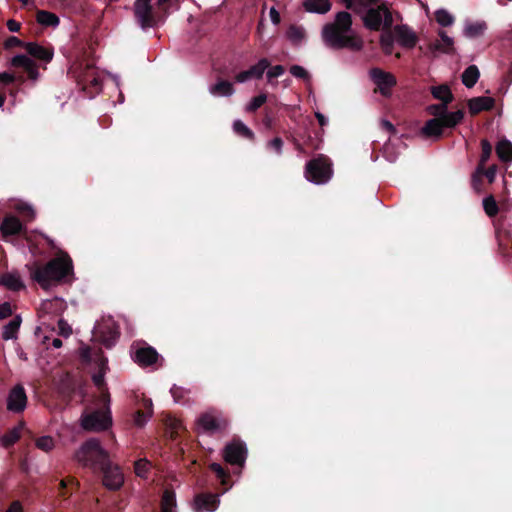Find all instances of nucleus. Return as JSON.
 I'll use <instances>...</instances> for the list:
<instances>
[{
	"mask_svg": "<svg viewBox=\"0 0 512 512\" xmlns=\"http://www.w3.org/2000/svg\"><path fill=\"white\" fill-rule=\"evenodd\" d=\"M495 106V100L492 97H474L468 100V108L471 115H477L482 111H490Z\"/></svg>",
	"mask_w": 512,
	"mask_h": 512,
	"instance_id": "6ab92c4d",
	"label": "nucleus"
},
{
	"mask_svg": "<svg viewBox=\"0 0 512 512\" xmlns=\"http://www.w3.org/2000/svg\"><path fill=\"white\" fill-rule=\"evenodd\" d=\"M73 459L80 466L89 468L97 473L104 466L107 467L111 460L109 452L101 446L96 438H90L82 443V445L74 452Z\"/></svg>",
	"mask_w": 512,
	"mask_h": 512,
	"instance_id": "39448f33",
	"label": "nucleus"
},
{
	"mask_svg": "<svg viewBox=\"0 0 512 512\" xmlns=\"http://www.w3.org/2000/svg\"><path fill=\"white\" fill-rule=\"evenodd\" d=\"M105 374L106 372L103 369L98 370L93 376L92 380L95 386L99 389H102L105 386Z\"/></svg>",
	"mask_w": 512,
	"mask_h": 512,
	"instance_id": "e2e57ef3",
	"label": "nucleus"
},
{
	"mask_svg": "<svg viewBox=\"0 0 512 512\" xmlns=\"http://www.w3.org/2000/svg\"><path fill=\"white\" fill-rule=\"evenodd\" d=\"M495 150L500 161H512V143L506 138L501 139L497 143Z\"/></svg>",
	"mask_w": 512,
	"mask_h": 512,
	"instance_id": "473e14b6",
	"label": "nucleus"
},
{
	"mask_svg": "<svg viewBox=\"0 0 512 512\" xmlns=\"http://www.w3.org/2000/svg\"><path fill=\"white\" fill-rule=\"evenodd\" d=\"M220 504L219 495L215 493H198L194 496V512H213Z\"/></svg>",
	"mask_w": 512,
	"mask_h": 512,
	"instance_id": "4468645a",
	"label": "nucleus"
},
{
	"mask_svg": "<svg viewBox=\"0 0 512 512\" xmlns=\"http://www.w3.org/2000/svg\"><path fill=\"white\" fill-rule=\"evenodd\" d=\"M118 339V333L115 332V331H109L108 335L104 334L102 336V344L110 349L114 346V344L116 343Z\"/></svg>",
	"mask_w": 512,
	"mask_h": 512,
	"instance_id": "13d9d810",
	"label": "nucleus"
},
{
	"mask_svg": "<svg viewBox=\"0 0 512 512\" xmlns=\"http://www.w3.org/2000/svg\"><path fill=\"white\" fill-rule=\"evenodd\" d=\"M392 33L398 44L404 49H413L418 43V36L407 24L392 26Z\"/></svg>",
	"mask_w": 512,
	"mask_h": 512,
	"instance_id": "f8f14e48",
	"label": "nucleus"
},
{
	"mask_svg": "<svg viewBox=\"0 0 512 512\" xmlns=\"http://www.w3.org/2000/svg\"><path fill=\"white\" fill-rule=\"evenodd\" d=\"M36 447L45 452H49L54 448V440L50 436H42L36 440Z\"/></svg>",
	"mask_w": 512,
	"mask_h": 512,
	"instance_id": "8fccbe9b",
	"label": "nucleus"
},
{
	"mask_svg": "<svg viewBox=\"0 0 512 512\" xmlns=\"http://www.w3.org/2000/svg\"><path fill=\"white\" fill-rule=\"evenodd\" d=\"M330 0H304L303 8L310 13L325 14L331 9Z\"/></svg>",
	"mask_w": 512,
	"mask_h": 512,
	"instance_id": "b1692460",
	"label": "nucleus"
},
{
	"mask_svg": "<svg viewBox=\"0 0 512 512\" xmlns=\"http://www.w3.org/2000/svg\"><path fill=\"white\" fill-rule=\"evenodd\" d=\"M16 210L26 221H31L35 217V212L32 207L25 203L18 204Z\"/></svg>",
	"mask_w": 512,
	"mask_h": 512,
	"instance_id": "3c124183",
	"label": "nucleus"
},
{
	"mask_svg": "<svg viewBox=\"0 0 512 512\" xmlns=\"http://www.w3.org/2000/svg\"><path fill=\"white\" fill-rule=\"evenodd\" d=\"M27 53L44 62H50L53 58V48L44 47L34 42H29L25 45Z\"/></svg>",
	"mask_w": 512,
	"mask_h": 512,
	"instance_id": "aec40b11",
	"label": "nucleus"
},
{
	"mask_svg": "<svg viewBox=\"0 0 512 512\" xmlns=\"http://www.w3.org/2000/svg\"><path fill=\"white\" fill-rule=\"evenodd\" d=\"M12 315V308L9 302L0 304V320Z\"/></svg>",
	"mask_w": 512,
	"mask_h": 512,
	"instance_id": "338daca9",
	"label": "nucleus"
},
{
	"mask_svg": "<svg viewBox=\"0 0 512 512\" xmlns=\"http://www.w3.org/2000/svg\"><path fill=\"white\" fill-rule=\"evenodd\" d=\"M11 65L15 68H23L32 80H36L39 76L38 67L36 63L27 55H16L11 60Z\"/></svg>",
	"mask_w": 512,
	"mask_h": 512,
	"instance_id": "f3484780",
	"label": "nucleus"
},
{
	"mask_svg": "<svg viewBox=\"0 0 512 512\" xmlns=\"http://www.w3.org/2000/svg\"><path fill=\"white\" fill-rule=\"evenodd\" d=\"M210 470L215 473L220 484L223 486L222 493H225L232 487L230 482V474L219 463H212L209 466Z\"/></svg>",
	"mask_w": 512,
	"mask_h": 512,
	"instance_id": "c85d7f7f",
	"label": "nucleus"
},
{
	"mask_svg": "<svg viewBox=\"0 0 512 512\" xmlns=\"http://www.w3.org/2000/svg\"><path fill=\"white\" fill-rule=\"evenodd\" d=\"M443 130L441 119L439 117L432 118L426 121L421 128V134L427 138L440 139L443 136Z\"/></svg>",
	"mask_w": 512,
	"mask_h": 512,
	"instance_id": "4be33fe9",
	"label": "nucleus"
},
{
	"mask_svg": "<svg viewBox=\"0 0 512 512\" xmlns=\"http://www.w3.org/2000/svg\"><path fill=\"white\" fill-rule=\"evenodd\" d=\"M269 67L270 61L267 58H262L249 69L237 73L234 77L235 82L244 83L250 79H261L265 70Z\"/></svg>",
	"mask_w": 512,
	"mask_h": 512,
	"instance_id": "2eb2a0df",
	"label": "nucleus"
},
{
	"mask_svg": "<svg viewBox=\"0 0 512 512\" xmlns=\"http://www.w3.org/2000/svg\"><path fill=\"white\" fill-rule=\"evenodd\" d=\"M284 142L280 137H275L272 140L268 141L266 144V148L268 150L274 151L277 155L282 154Z\"/></svg>",
	"mask_w": 512,
	"mask_h": 512,
	"instance_id": "603ef678",
	"label": "nucleus"
},
{
	"mask_svg": "<svg viewBox=\"0 0 512 512\" xmlns=\"http://www.w3.org/2000/svg\"><path fill=\"white\" fill-rule=\"evenodd\" d=\"M170 392L176 402H181L184 399L186 390L180 386L173 385Z\"/></svg>",
	"mask_w": 512,
	"mask_h": 512,
	"instance_id": "0e129e2a",
	"label": "nucleus"
},
{
	"mask_svg": "<svg viewBox=\"0 0 512 512\" xmlns=\"http://www.w3.org/2000/svg\"><path fill=\"white\" fill-rule=\"evenodd\" d=\"M483 209L489 217H495L498 214L499 207L493 195L483 199Z\"/></svg>",
	"mask_w": 512,
	"mask_h": 512,
	"instance_id": "79ce46f5",
	"label": "nucleus"
},
{
	"mask_svg": "<svg viewBox=\"0 0 512 512\" xmlns=\"http://www.w3.org/2000/svg\"><path fill=\"white\" fill-rule=\"evenodd\" d=\"M437 23L443 27L451 26L454 23V16L445 9H439L435 12Z\"/></svg>",
	"mask_w": 512,
	"mask_h": 512,
	"instance_id": "c03bdc74",
	"label": "nucleus"
},
{
	"mask_svg": "<svg viewBox=\"0 0 512 512\" xmlns=\"http://www.w3.org/2000/svg\"><path fill=\"white\" fill-rule=\"evenodd\" d=\"M27 405V395L21 384L15 385L7 397V409L13 413H21Z\"/></svg>",
	"mask_w": 512,
	"mask_h": 512,
	"instance_id": "ddd939ff",
	"label": "nucleus"
},
{
	"mask_svg": "<svg viewBox=\"0 0 512 512\" xmlns=\"http://www.w3.org/2000/svg\"><path fill=\"white\" fill-rule=\"evenodd\" d=\"M290 73L299 79L309 80L310 75L308 71L300 65H292L289 69Z\"/></svg>",
	"mask_w": 512,
	"mask_h": 512,
	"instance_id": "864d4df0",
	"label": "nucleus"
},
{
	"mask_svg": "<svg viewBox=\"0 0 512 512\" xmlns=\"http://www.w3.org/2000/svg\"><path fill=\"white\" fill-rule=\"evenodd\" d=\"M432 96L440 100L442 103H451L454 100V96L447 85H439L431 87Z\"/></svg>",
	"mask_w": 512,
	"mask_h": 512,
	"instance_id": "c9c22d12",
	"label": "nucleus"
},
{
	"mask_svg": "<svg viewBox=\"0 0 512 512\" xmlns=\"http://www.w3.org/2000/svg\"><path fill=\"white\" fill-rule=\"evenodd\" d=\"M305 35V29L295 24L290 25L286 31L287 38L293 44H299L305 38Z\"/></svg>",
	"mask_w": 512,
	"mask_h": 512,
	"instance_id": "4c0bfd02",
	"label": "nucleus"
},
{
	"mask_svg": "<svg viewBox=\"0 0 512 512\" xmlns=\"http://www.w3.org/2000/svg\"><path fill=\"white\" fill-rule=\"evenodd\" d=\"M130 355L132 360L141 368L150 367L159 360H163L157 350L145 341H137L131 345Z\"/></svg>",
	"mask_w": 512,
	"mask_h": 512,
	"instance_id": "0eeeda50",
	"label": "nucleus"
},
{
	"mask_svg": "<svg viewBox=\"0 0 512 512\" xmlns=\"http://www.w3.org/2000/svg\"><path fill=\"white\" fill-rule=\"evenodd\" d=\"M439 118L441 119L444 129H452L462 122L464 118V110L460 109L455 112H448L447 109L442 117Z\"/></svg>",
	"mask_w": 512,
	"mask_h": 512,
	"instance_id": "c756f323",
	"label": "nucleus"
},
{
	"mask_svg": "<svg viewBox=\"0 0 512 512\" xmlns=\"http://www.w3.org/2000/svg\"><path fill=\"white\" fill-rule=\"evenodd\" d=\"M487 30V24L485 21L467 22L463 31V34L467 38H478L484 35Z\"/></svg>",
	"mask_w": 512,
	"mask_h": 512,
	"instance_id": "cd10ccee",
	"label": "nucleus"
},
{
	"mask_svg": "<svg viewBox=\"0 0 512 512\" xmlns=\"http://www.w3.org/2000/svg\"><path fill=\"white\" fill-rule=\"evenodd\" d=\"M362 15V22L366 29L370 31L390 30L394 19L390 8L383 0H375L367 6H358L355 11Z\"/></svg>",
	"mask_w": 512,
	"mask_h": 512,
	"instance_id": "20e7f679",
	"label": "nucleus"
},
{
	"mask_svg": "<svg viewBox=\"0 0 512 512\" xmlns=\"http://www.w3.org/2000/svg\"><path fill=\"white\" fill-rule=\"evenodd\" d=\"M266 100L267 96L264 93L253 97L249 104L247 105L246 111L250 113L255 112L266 102Z\"/></svg>",
	"mask_w": 512,
	"mask_h": 512,
	"instance_id": "de8ad7c7",
	"label": "nucleus"
},
{
	"mask_svg": "<svg viewBox=\"0 0 512 512\" xmlns=\"http://www.w3.org/2000/svg\"><path fill=\"white\" fill-rule=\"evenodd\" d=\"M37 22L44 27H57L60 23L59 17L50 11L38 10L36 13Z\"/></svg>",
	"mask_w": 512,
	"mask_h": 512,
	"instance_id": "2f4dec72",
	"label": "nucleus"
},
{
	"mask_svg": "<svg viewBox=\"0 0 512 512\" xmlns=\"http://www.w3.org/2000/svg\"><path fill=\"white\" fill-rule=\"evenodd\" d=\"M0 285L11 291H20L25 288L20 276L16 273H4L0 276Z\"/></svg>",
	"mask_w": 512,
	"mask_h": 512,
	"instance_id": "393cba45",
	"label": "nucleus"
},
{
	"mask_svg": "<svg viewBox=\"0 0 512 512\" xmlns=\"http://www.w3.org/2000/svg\"><path fill=\"white\" fill-rule=\"evenodd\" d=\"M497 165L493 164L486 168V165H482V175L486 177L489 183H493L496 178Z\"/></svg>",
	"mask_w": 512,
	"mask_h": 512,
	"instance_id": "4d7b16f0",
	"label": "nucleus"
},
{
	"mask_svg": "<svg viewBox=\"0 0 512 512\" xmlns=\"http://www.w3.org/2000/svg\"><path fill=\"white\" fill-rule=\"evenodd\" d=\"M112 425L110 411L95 410L84 414L81 418V426L86 431L100 432Z\"/></svg>",
	"mask_w": 512,
	"mask_h": 512,
	"instance_id": "6e6552de",
	"label": "nucleus"
},
{
	"mask_svg": "<svg viewBox=\"0 0 512 512\" xmlns=\"http://www.w3.org/2000/svg\"><path fill=\"white\" fill-rule=\"evenodd\" d=\"M332 175V163L325 155L320 154L306 163L305 177L310 182L324 184L331 179Z\"/></svg>",
	"mask_w": 512,
	"mask_h": 512,
	"instance_id": "423d86ee",
	"label": "nucleus"
},
{
	"mask_svg": "<svg viewBox=\"0 0 512 512\" xmlns=\"http://www.w3.org/2000/svg\"><path fill=\"white\" fill-rule=\"evenodd\" d=\"M449 103H439V104H431L427 106L426 111L428 114L432 115L433 118L442 117V115L448 109Z\"/></svg>",
	"mask_w": 512,
	"mask_h": 512,
	"instance_id": "a18cd8bd",
	"label": "nucleus"
},
{
	"mask_svg": "<svg viewBox=\"0 0 512 512\" xmlns=\"http://www.w3.org/2000/svg\"><path fill=\"white\" fill-rule=\"evenodd\" d=\"M149 467H150L149 461H147L145 459H140L135 462V465H134L135 473L140 477H144L145 474L148 472Z\"/></svg>",
	"mask_w": 512,
	"mask_h": 512,
	"instance_id": "5fc2aeb1",
	"label": "nucleus"
},
{
	"mask_svg": "<svg viewBox=\"0 0 512 512\" xmlns=\"http://www.w3.org/2000/svg\"><path fill=\"white\" fill-rule=\"evenodd\" d=\"M79 483L74 477L62 479L59 483V494L63 497L68 496V487H78Z\"/></svg>",
	"mask_w": 512,
	"mask_h": 512,
	"instance_id": "09e8293b",
	"label": "nucleus"
},
{
	"mask_svg": "<svg viewBox=\"0 0 512 512\" xmlns=\"http://www.w3.org/2000/svg\"><path fill=\"white\" fill-rule=\"evenodd\" d=\"M233 130L237 135L245 139L253 141L255 138L254 132L248 126H246L241 120L234 121Z\"/></svg>",
	"mask_w": 512,
	"mask_h": 512,
	"instance_id": "a19ab883",
	"label": "nucleus"
},
{
	"mask_svg": "<svg viewBox=\"0 0 512 512\" xmlns=\"http://www.w3.org/2000/svg\"><path fill=\"white\" fill-rule=\"evenodd\" d=\"M152 415V402L151 400L148 401L146 404V411L143 410H137L134 415V423L138 427H143L149 417Z\"/></svg>",
	"mask_w": 512,
	"mask_h": 512,
	"instance_id": "58836bf2",
	"label": "nucleus"
},
{
	"mask_svg": "<svg viewBox=\"0 0 512 512\" xmlns=\"http://www.w3.org/2000/svg\"><path fill=\"white\" fill-rule=\"evenodd\" d=\"M347 9L356 11L358 6H367L373 3L375 0H341Z\"/></svg>",
	"mask_w": 512,
	"mask_h": 512,
	"instance_id": "6e6d98bb",
	"label": "nucleus"
},
{
	"mask_svg": "<svg viewBox=\"0 0 512 512\" xmlns=\"http://www.w3.org/2000/svg\"><path fill=\"white\" fill-rule=\"evenodd\" d=\"M438 36L441 41L432 42L428 45L430 51H439L445 54L454 53V40L443 30H439Z\"/></svg>",
	"mask_w": 512,
	"mask_h": 512,
	"instance_id": "412c9836",
	"label": "nucleus"
},
{
	"mask_svg": "<svg viewBox=\"0 0 512 512\" xmlns=\"http://www.w3.org/2000/svg\"><path fill=\"white\" fill-rule=\"evenodd\" d=\"M22 319L16 315L7 325L3 327L2 338L4 340L16 339L21 326Z\"/></svg>",
	"mask_w": 512,
	"mask_h": 512,
	"instance_id": "72a5a7b5",
	"label": "nucleus"
},
{
	"mask_svg": "<svg viewBox=\"0 0 512 512\" xmlns=\"http://www.w3.org/2000/svg\"><path fill=\"white\" fill-rule=\"evenodd\" d=\"M97 473L102 474V483L109 490H119L124 483V476L120 467L110 460L107 467L104 466Z\"/></svg>",
	"mask_w": 512,
	"mask_h": 512,
	"instance_id": "9d476101",
	"label": "nucleus"
},
{
	"mask_svg": "<svg viewBox=\"0 0 512 512\" xmlns=\"http://www.w3.org/2000/svg\"><path fill=\"white\" fill-rule=\"evenodd\" d=\"M6 512H24L23 506L19 500L11 502Z\"/></svg>",
	"mask_w": 512,
	"mask_h": 512,
	"instance_id": "774afa93",
	"label": "nucleus"
},
{
	"mask_svg": "<svg viewBox=\"0 0 512 512\" xmlns=\"http://www.w3.org/2000/svg\"><path fill=\"white\" fill-rule=\"evenodd\" d=\"M492 154V145L487 139L481 140V155L477 166L486 165Z\"/></svg>",
	"mask_w": 512,
	"mask_h": 512,
	"instance_id": "37998d69",
	"label": "nucleus"
},
{
	"mask_svg": "<svg viewBox=\"0 0 512 512\" xmlns=\"http://www.w3.org/2000/svg\"><path fill=\"white\" fill-rule=\"evenodd\" d=\"M1 232L5 236L18 235L23 232L24 226L15 216H6L1 223Z\"/></svg>",
	"mask_w": 512,
	"mask_h": 512,
	"instance_id": "5701e85b",
	"label": "nucleus"
},
{
	"mask_svg": "<svg viewBox=\"0 0 512 512\" xmlns=\"http://www.w3.org/2000/svg\"><path fill=\"white\" fill-rule=\"evenodd\" d=\"M512 83V61L507 73L502 78L500 90L505 93Z\"/></svg>",
	"mask_w": 512,
	"mask_h": 512,
	"instance_id": "680f3d73",
	"label": "nucleus"
},
{
	"mask_svg": "<svg viewBox=\"0 0 512 512\" xmlns=\"http://www.w3.org/2000/svg\"><path fill=\"white\" fill-rule=\"evenodd\" d=\"M247 457L246 445L234 440L224 448V459L227 463L238 467H243Z\"/></svg>",
	"mask_w": 512,
	"mask_h": 512,
	"instance_id": "9b49d317",
	"label": "nucleus"
},
{
	"mask_svg": "<svg viewBox=\"0 0 512 512\" xmlns=\"http://www.w3.org/2000/svg\"><path fill=\"white\" fill-rule=\"evenodd\" d=\"M26 44L27 43L23 42L19 38L15 37V36H10L6 39L4 46L6 49H11L14 47H24L25 48Z\"/></svg>",
	"mask_w": 512,
	"mask_h": 512,
	"instance_id": "052dcab7",
	"label": "nucleus"
},
{
	"mask_svg": "<svg viewBox=\"0 0 512 512\" xmlns=\"http://www.w3.org/2000/svg\"><path fill=\"white\" fill-rule=\"evenodd\" d=\"M481 173H482V167L477 166L471 176V185L476 192L482 191L483 175Z\"/></svg>",
	"mask_w": 512,
	"mask_h": 512,
	"instance_id": "49530a36",
	"label": "nucleus"
},
{
	"mask_svg": "<svg viewBox=\"0 0 512 512\" xmlns=\"http://www.w3.org/2000/svg\"><path fill=\"white\" fill-rule=\"evenodd\" d=\"M198 425L208 433H215L226 428V420L216 417L211 413H203L197 420Z\"/></svg>",
	"mask_w": 512,
	"mask_h": 512,
	"instance_id": "dca6fc26",
	"label": "nucleus"
},
{
	"mask_svg": "<svg viewBox=\"0 0 512 512\" xmlns=\"http://www.w3.org/2000/svg\"><path fill=\"white\" fill-rule=\"evenodd\" d=\"M369 75L373 83L376 85L374 92H379L383 97H390L392 94V88L397 84L395 76L378 67L372 68Z\"/></svg>",
	"mask_w": 512,
	"mask_h": 512,
	"instance_id": "1a4fd4ad",
	"label": "nucleus"
},
{
	"mask_svg": "<svg viewBox=\"0 0 512 512\" xmlns=\"http://www.w3.org/2000/svg\"><path fill=\"white\" fill-rule=\"evenodd\" d=\"M79 82L91 84L93 87L98 88L100 86V79L96 76L95 66L93 64H86L84 69L78 75Z\"/></svg>",
	"mask_w": 512,
	"mask_h": 512,
	"instance_id": "a878e982",
	"label": "nucleus"
},
{
	"mask_svg": "<svg viewBox=\"0 0 512 512\" xmlns=\"http://www.w3.org/2000/svg\"><path fill=\"white\" fill-rule=\"evenodd\" d=\"M177 506L176 495L173 490L166 489L161 498V510H175Z\"/></svg>",
	"mask_w": 512,
	"mask_h": 512,
	"instance_id": "ea45409f",
	"label": "nucleus"
},
{
	"mask_svg": "<svg viewBox=\"0 0 512 512\" xmlns=\"http://www.w3.org/2000/svg\"><path fill=\"white\" fill-rule=\"evenodd\" d=\"M58 328H59L60 335H62L64 337H68L71 334V332H72L71 327L63 319L59 320Z\"/></svg>",
	"mask_w": 512,
	"mask_h": 512,
	"instance_id": "69168bd1",
	"label": "nucleus"
},
{
	"mask_svg": "<svg viewBox=\"0 0 512 512\" xmlns=\"http://www.w3.org/2000/svg\"><path fill=\"white\" fill-rule=\"evenodd\" d=\"M479 77L480 72L478 67L476 65H470L462 73L461 79L462 83L467 88H472L477 83Z\"/></svg>",
	"mask_w": 512,
	"mask_h": 512,
	"instance_id": "f704fd0d",
	"label": "nucleus"
},
{
	"mask_svg": "<svg viewBox=\"0 0 512 512\" xmlns=\"http://www.w3.org/2000/svg\"><path fill=\"white\" fill-rule=\"evenodd\" d=\"M379 42L384 54H392L395 42V38L393 37L392 33V28L381 33Z\"/></svg>",
	"mask_w": 512,
	"mask_h": 512,
	"instance_id": "e433bc0d",
	"label": "nucleus"
},
{
	"mask_svg": "<svg viewBox=\"0 0 512 512\" xmlns=\"http://www.w3.org/2000/svg\"><path fill=\"white\" fill-rule=\"evenodd\" d=\"M494 227L499 245L503 248L512 245V225H507L506 220L501 217L494 222Z\"/></svg>",
	"mask_w": 512,
	"mask_h": 512,
	"instance_id": "a211bd4d",
	"label": "nucleus"
},
{
	"mask_svg": "<svg viewBox=\"0 0 512 512\" xmlns=\"http://www.w3.org/2000/svg\"><path fill=\"white\" fill-rule=\"evenodd\" d=\"M209 91L214 96H232L235 92L231 82L219 79L214 85L210 86Z\"/></svg>",
	"mask_w": 512,
	"mask_h": 512,
	"instance_id": "bb28decb",
	"label": "nucleus"
},
{
	"mask_svg": "<svg viewBox=\"0 0 512 512\" xmlns=\"http://www.w3.org/2000/svg\"><path fill=\"white\" fill-rule=\"evenodd\" d=\"M352 16L347 11H340L335 15L334 21L326 23L321 32L324 44L334 50L350 49L360 51L363 41L352 32Z\"/></svg>",
	"mask_w": 512,
	"mask_h": 512,
	"instance_id": "f257e3e1",
	"label": "nucleus"
},
{
	"mask_svg": "<svg viewBox=\"0 0 512 512\" xmlns=\"http://www.w3.org/2000/svg\"><path fill=\"white\" fill-rule=\"evenodd\" d=\"M180 0H157L156 9L151 0H136L134 4V16L142 29L155 27L163 22L170 13V9L178 8Z\"/></svg>",
	"mask_w": 512,
	"mask_h": 512,
	"instance_id": "7ed1b4c3",
	"label": "nucleus"
},
{
	"mask_svg": "<svg viewBox=\"0 0 512 512\" xmlns=\"http://www.w3.org/2000/svg\"><path fill=\"white\" fill-rule=\"evenodd\" d=\"M30 274L42 288L47 289L52 283H60L73 274L72 259L68 254L51 259L43 266L34 263Z\"/></svg>",
	"mask_w": 512,
	"mask_h": 512,
	"instance_id": "f03ea898",
	"label": "nucleus"
},
{
	"mask_svg": "<svg viewBox=\"0 0 512 512\" xmlns=\"http://www.w3.org/2000/svg\"><path fill=\"white\" fill-rule=\"evenodd\" d=\"M24 423L20 422L18 426L8 430L0 439L1 444L5 448L13 446L21 437V431Z\"/></svg>",
	"mask_w": 512,
	"mask_h": 512,
	"instance_id": "7c9ffc66",
	"label": "nucleus"
},
{
	"mask_svg": "<svg viewBox=\"0 0 512 512\" xmlns=\"http://www.w3.org/2000/svg\"><path fill=\"white\" fill-rule=\"evenodd\" d=\"M285 68L282 65H275L271 67L267 72V80L271 82L274 78H277L284 74Z\"/></svg>",
	"mask_w": 512,
	"mask_h": 512,
	"instance_id": "bf43d9fd",
	"label": "nucleus"
}]
</instances>
